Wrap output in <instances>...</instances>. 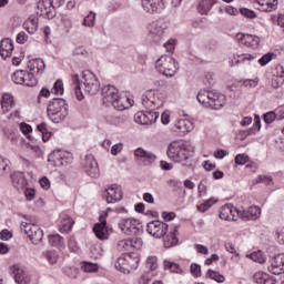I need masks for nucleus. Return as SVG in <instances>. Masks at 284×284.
<instances>
[{
    "label": "nucleus",
    "mask_w": 284,
    "mask_h": 284,
    "mask_svg": "<svg viewBox=\"0 0 284 284\" xmlns=\"http://www.w3.org/2000/svg\"><path fill=\"white\" fill-rule=\"evenodd\" d=\"M194 154V146L183 140L173 141L169 144L168 156L175 163L187 165V159Z\"/></svg>",
    "instance_id": "f257e3e1"
},
{
    "label": "nucleus",
    "mask_w": 284,
    "mask_h": 284,
    "mask_svg": "<svg viewBox=\"0 0 284 284\" xmlns=\"http://www.w3.org/2000/svg\"><path fill=\"white\" fill-rule=\"evenodd\" d=\"M196 99L203 108L209 110H221L225 105V94L216 91L201 90Z\"/></svg>",
    "instance_id": "f03ea898"
},
{
    "label": "nucleus",
    "mask_w": 284,
    "mask_h": 284,
    "mask_svg": "<svg viewBox=\"0 0 284 284\" xmlns=\"http://www.w3.org/2000/svg\"><path fill=\"white\" fill-rule=\"evenodd\" d=\"M47 113L53 123H61L68 116V102L61 98L51 100Z\"/></svg>",
    "instance_id": "7ed1b4c3"
},
{
    "label": "nucleus",
    "mask_w": 284,
    "mask_h": 284,
    "mask_svg": "<svg viewBox=\"0 0 284 284\" xmlns=\"http://www.w3.org/2000/svg\"><path fill=\"white\" fill-rule=\"evenodd\" d=\"M170 30V22L159 19L149 23L148 32L153 43H161L168 37Z\"/></svg>",
    "instance_id": "20e7f679"
},
{
    "label": "nucleus",
    "mask_w": 284,
    "mask_h": 284,
    "mask_svg": "<svg viewBox=\"0 0 284 284\" xmlns=\"http://www.w3.org/2000/svg\"><path fill=\"white\" fill-rule=\"evenodd\" d=\"M155 69L163 77L171 79L179 72V64L172 55L164 54L155 61Z\"/></svg>",
    "instance_id": "39448f33"
},
{
    "label": "nucleus",
    "mask_w": 284,
    "mask_h": 284,
    "mask_svg": "<svg viewBox=\"0 0 284 284\" xmlns=\"http://www.w3.org/2000/svg\"><path fill=\"white\" fill-rule=\"evenodd\" d=\"M141 257L139 253H126L120 257H118L115 262V270L122 272V274H130V272H134L139 267V263Z\"/></svg>",
    "instance_id": "423d86ee"
},
{
    "label": "nucleus",
    "mask_w": 284,
    "mask_h": 284,
    "mask_svg": "<svg viewBox=\"0 0 284 284\" xmlns=\"http://www.w3.org/2000/svg\"><path fill=\"white\" fill-rule=\"evenodd\" d=\"M142 105L144 108H151L152 110H161L165 104V95L156 90H149L142 94Z\"/></svg>",
    "instance_id": "0eeeda50"
},
{
    "label": "nucleus",
    "mask_w": 284,
    "mask_h": 284,
    "mask_svg": "<svg viewBox=\"0 0 284 284\" xmlns=\"http://www.w3.org/2000/svg\"><path fill=\"white\" fill-rule=\"evenodd\" d=\"M82 83L84 88V92L87 94H98L99 90H101V83L99 82V78L91 71H83L82 73Z\"/></svg>",
    "instance_id": "6e6552de"
},
{
    "label": "nucleus",
    "mask_w": 284,
    "mask_h": 284,
    "mask_svg": "<svg viewBox=\"0 0 284 284\" xmlns=\"http://www.w3.org/2000/svg\"><path fill=\"white\" fill-rule=\"evenodd\" d=\"M119 227L121 232L126 234L128 236H136V234H141V223L136 219H122L119 222Z\"/></svg>",
    "instance_id": "1a4fd4ad"
},
{
    "label": "nucleus",
    "mask_w": 284,
    "mask_h": 284,
    "mask_svg": "<svg viewBox=\"0 0 284 284\" xmlns=\"http://www.w3.org/2000/svg\"><path fill=\"white\" fill-rule=\"evenodd\" d=\"M49 163H52L54 168H62V165H69L72 163V155L65 151L55 150L48 156Z\"/></svg>",
    "instance_id": "9d476101"
},
{
    "label": "nucleus",
    "mask_w": 284,
    "mask_h": 284,
    "mask_svg": "<svg viewBox=\"0 0 284 284\" xmlns=\"http://www.w3.org/2000/svg\"><path fill=\"white\" fill-rule=\"evenodd\" d=\"M168 227L166 223L155 220L146 224V232L154 239H163V235L168 234Z\"/></svg>",
    "instance_id": "9b49d317"
},
{
    "label": "nucleus",
    "mask_w": 284,
    "mask_h": 284,
    "mask_svg": "<svg viewBox=\"0 0 284 284\" xmlns=\"http://www.w3.org/2000/svg\"><path fill=\"white\" fill-rule=\"evenodd\" d=\"M143 247V240L141 237L120 240L116 244L119 252H132V250H141Z\"/></svg>",
    "instance_id": "f8f14e48"
},
{
    "label": "nucleus",
    "mask_w": 284,
    "mask_h": 284,
    "mask_svg": "<svg viewBox=\"0 0 284 284\" xmlns=\"http://www.w3.org/2000/svg\"><path fill=\"white\" fill-rule=\"evenodd\" d=\"M141 7L148 14H161L165 10L163 0H141Z\"/></svg>",
    "instance_id": "ddd939ff"
},
{
    "label": "nucleus",
    "mask_w": 284,
    "mask_h": 284,
    "mask_svg": "<svg viewBox=\"0 0 284 284\" xmlns=\"http://www.w3.org/2000/svg\"><path fill=\"white\" fill-rule=\"evenodd\" d=\"M38 12L40 17H44L45 19H54L57 17V11L54 10V6H52V1L42 0L38 2Z\"/></svg>",
    "instance_id": "4468645a"
},
{
    "label": "nucleus",
    "mask_w": 284,
    "mask_h": 284,
    "mask_svg": "<svg viewBox=\"0 0 284 284\" xmlns=\"http://www.w3.org/2000/svg\"><path fill=\"white\" fill-rule=\"evenodd\" d=\"M83 168L88 176H91V179H99V175H100L99 163L94 159V155L85 156Z\"/></svg>",
    "instance_id": "2eb2a0df"
},
{
    "label": "nucleus",
    "mask_w": 284,
    "mask_h": 284,
    "mask_svg": "<svg viewBox=\"0 0 284 284\" xmlns=\"http://www.w3.org/2000/svg\"><path fill=\"white\" fill-rule=\"evenodd\" d=\"M237 216L242 219V221H256V219H261V207L256 205H252L246 210L240 207L237 211Z\"/></svg>",
    "instance_id": "dca6fc26"
},
{
    "label": "nucleus",
    "mask_w": 284,
    "mask_h": 284,
    "mask_svg": "<svg viewBox=\"0 0 284 284\" xmlns=\"http://www.w3.org/2000/svg\"><path fill=\"white\" fill-rule=\"evenodd\" d=\"M104 196L106 203H119V201H123V189L120 185L113 184L105 190Z\"/></svg>",
    "instance_id": "f3484780"
},
{
    "label": "nucleus",
    "mask_w": 284,
    "mask_h": 284,
    "mask_svg": "<svg viewBox=\"0 0 284 284\" xmlns=\"http://www.w3.org/2000/svg\"><path fill=\"white\" fill-rule=\"evenodd\" d=\"M236 39L239 43H242V45H245L246 48H252L253 50L258 48V43H261V38H258V36L248 33H237Z\"/></svg>",
    "instance_id": "a211bd4d"
},
{
    "label": "nucleus",
    "mask_w": 284,
    "mask_h": 284,
    "mask_svg": "<svg viewBox=\"0 0 284 284\" xmlns=\"http://www.w3.org/2000/svg\"><path fill=\"white\" fill-rule=\"evenodd\" d=\"M20 230L24 232L27 243H32V245H37V224L22 222L20 224Z\"/></svg>",
    "instance_id": "6ab92c4d"
},
{
    "label": "nucleus",
    "mask_w": 284,
    "mask_h": 284,
    "mask_svg": "<svg viewBox=\"0 0 284 284\" xmlns=\"http://www.w3.org/2000/svg\"><path fill=\"white\" fill-rule=\"evenodd\" d=\"M271 265L268 266V272L271 274H275L277 276L278 274H283L284 272V254H277L273 256L270 261Z\"/></svg>",
    "instance_id": "aec40b11"
},
{
    "label": "nucleus",
    "mask_w": 284,
    "mask_h": 284,
    "mask_svg": "<svg viewBox=\"0 0 284 284\" xmlns=\"http://www.w3.org/2000/svg\"><path fill=\"white\" fill-rule=\"evenodd\" d=\"M236 214L239 215V209L232 204H225L220 209V219L222 221H236Z\"/></svg>",
    "instance_id": "412c9836"
},
{
    "label": "nucleus",
    "mask_w": 284,
    "mask_h": 284,
    "mask_svg": "<svg viewBox=\"0 0 284 284\" xmlns=\"http://www.w3.org/2000/svg\"><path fill=\"white\" fill-rule=\"evenodd\" d=\"M93 232L97 239H100V241L108 240L110 234L108 233V223L105 222V216L100 215V223H97L93 226Z\"/></svg>",
    "instance_id": "4be33fe9"
},
{
    "label": "nucleus",
    "mask_w": 284,
    "mask_h": 284,
    "mask_svg": "<svg viewBox=\"0 0 284 284\" xmlns=\"http://www.w3.org/2000/svg\"><path fill=\"white\" fill-rule=\"evenodd\" d=\"M11 272L17 284H29L32 281V277L23 268H20L19 264L13 265Z\"/></svg>",
    "instance_id": "5701e85b"
},
{
    "label": "nucleus",
    "mask_w": 284,
    "mask_h": 284,
    "mask_svg": "<svg viewBox=\"0 0 284 284\" xmlns=\"http://www.w3.org/2000/svg\"><path fill=\"white\" fill-rule=\"evenodd\" d=\"M103 103H111V105L119 99V90L113 85H106L102 89Z\"/></svg>",
    "instance_id": "b1692460"
},
{
    "label": "nucleus",
    "mask_w": 284,
    "mask_h": 284,
    "mask_svg": "<svg viewBox=\"0 0 284 284\" xmlns=\"http://www.w3.org/2000/svg\"><path fill=\"white\" fill-rule=\"evenodd\" d=\"M11 183L18 191L26 190L28 186V180H26L23 172H13L11 174Z\"/></svg>",
    "instance_id": "393cba45"
},
{
    "label": "nucleus",
    "mask_w": 284,
    "mask_h": 284,
    "mask_svg": "<svg viewBox=\"0 0 284 284\" xmlns=\"http://www.w3.org/2000/svg\"><path fill=\"white\" fill-rule=\"evenodd\" d=\"M115 110L123 112V110H130L134 105V100L128 97L118 95V99L112 103Z\"/></svg>",
    "instance_id": "a878e982"
},
{
    "label": "nucleus",
    "mask_w": 284,
    "mask_h": 284,
    "mask_svg": "<svg viewBox=\"0 0 284 284\" xmlns=\"http://www.w3.org/2000/svg\"><path fill=\"white\" fill-rule=\"evenodd\" d=\"M260 12H274L278 8V0H255Z\"/></svg>",
    "instance_id": "bb28decb"
},
{
    "label": "nucleus",
    "mask_w": 284,
    "mask_h": 284,
    "mask_svg": "<svg viewBox=\"0 0 284 284\" xmlns=\"http://www.w3.org/2000/svg\"><path fill=\"white\" fill-rule=\"evenodd\" d=\"M12 50H14V47L12 45V40L10 39H3L0 42V57L1 59H10L12 57Z\"/></svg>",
    "instance_id": "cd10ccee"
},
{
    "label": "nucleus",
    "mask_w": 284,
    "mask_h": 284,
    "mask_svg": "<svg viewBox=\"0 0 284 284\" xmlns=\"http://www.w3.org/2000/svg\"><path fill=\"white\" fill-rule=\"evenodd\" d=\"M179 233V229L175 226L173 231H171L169 234H164V247L170 248L174 247V245L179 244V237H176V234Z\"/></svg>",
    "instance_id": "c85d7f7f"
},
{
    "label": "nucleus",
    "mask_w": 284,
    "mask_h": 284,
    "mask_svg": "<svg viewBox=\"0 0 284 284\" xmlns=\"http://www.w3.org/2000/svg\"><path fill=\"white\" fill-rule=\"evenodd\" d=\"M14 108V97L10 93H3L1 99V110L3 114H8Z\"/></svg>",
    "instance_id": "c756f323"
},
{
    "label": "nucleus",
    "mask_w": 284,
    "mask_h": 284,
    "mask_svg": "<svg viewBox=\"0 0 284 284\" xmlns=\"http://www.w3.org/2000/svg\"><path fill=\"white\" fill-rule=\"evenodd\" d=\"M254 281L257 284H276V278L264 272L255 273Z\"/></svg>",
    "instance_id": "7c9ffc66"
},
{
    "label": "nucleus",
    "mask_w": 284,
    "mask_h": 284,
    "mask_svg": "<svg viewBox=\"0 0 284 284\" xmlns=\"http://www.w3.org/2000/svg\"><path fill=\"white\" fill-rule=\"evenodd\" d=\"M176 130L182 132L183 134L187 132H192L194 130V123L187 119L179 120L175 124Z\"/></svg>",
    "instance_id": "2f4dec72"
},
{
    "label": "nucleus",
    "mask_w": 284,
    "mask_h": 284,
    "mask_svg": "<svg viewBox=\"0 0 284 284\" xmlns=\"http://www.w3.org/2000/svg\"><path fill=\"white\" fill-rule=\"evenodd\" d=\"M49 243L52 247H57V250L65 248V239L59 234L49 235Z\"/></svg>",
    "instance_id": "473e14b6"
},
{
    "label": "nucleus",
    "mask_w": 284,
    "mask_h": 284,
    "mask_svg": "<svg viewBox=\"0 0 284 284\" xmlns=\"http://www.w3.org/2000/svg\"><path fill=\"white\" fill-rule=\"evenodd\" d=\"M216 1L219 0H201L197 4V12L200 14H209Z\"/></svg>",
    "instance_id": "72a5a7b5"
},
{
    "label": "nucleus",
    "mask_w": 284,
    "mask_h": 284,
    "mask_svg": "<svg viewBox=\"0 0 284 284\" xmlns=\"http://www.w3.org/2000/svg\"><path fill=\"white\" fill-rule=\"evenodd\" d=\"M71 81H72L78 101H83L85 97H83V92H81V80L79 79V74H73L71 78Z\"/></svg>",
    "instance_id": "f704fd0d"
},
{
    "label": "nucleus",
    "mask_w": 284,
    "mask_h": 284,
    "mask_svg": "<svg viewBox=\"0 0 284 284\" xmlns=\"http://www.w3.org/2000/svg\"><path fill=\"white\" fill-rule=\"evenodd\" d=\"M38 134L41 136L42 141L47 143V141H50V138L52 136V132L48 130V124L42 122L37 126Z\"/></svg>",
    "instance_id": "c9c22d12"
},
{
    "label": "nucleus",
    "mask_w": 284,
    "mask_h": 284,
    "mask_svg": "<svg viewBox=\"0 0 284 284\" xmlns=\"http://www.w3.org/2000/svg\"><path fill=\"white\" fill-rule=\"evenodd\" d=\"M24 30L30 34L37 33V17L30 16L28 20L23 23Z\"/></svg>",
    "instance_id": "e433bc0d"
},
{
    "label": "nucleus",
    "mask_w": 284,
    "mask_h": 284,
    "mask_svg": "<svg viewBox=\"0 0 284 284\" xmlns=\"http://www.w3.org/2000/svg\"><path fill=\"white\" fill-rule=\"evenodd\" d=\"M72 225H74V222L72 221V217L70 216H64L61 222H60V226L59 230L62 233H68L70 232V230H72Z\"/></svg>",
    "instance_id": "4c0bfd02"
},
{
    "label": "nucleus",
    "mask_w": 284,
    "mask_h": 284,
    "mask_svg": "<svg viewBox=\"0 0 284 284\" xmlns=\"http://www.w3.org/2000/svg\"><path fill=\"white\" fill-rule=\"evenodd\" d=\"M206 278H210L211 281H215V283H225V276L223 274H220L217 271L212 270V268L207 270Z\"/></svg>",
    "instance_id": "58836bf2"
},
{
    "label": "nucleus",
    "mask_w": 284,
    "mask_h": 284,
    "mask_svg": "<svg viewBox=\"0 0 284 284\" xmlns=\"http://www.w3.org/2000/svg\"><path fill=\"white\" fill-rule=\"evenodd\" d=\"M135 156L139 159H144L145 161H149V163H152L153 161H156V155L153 153H148L143 149H136L135 150Z\"/></svg>",
    "instance_id": "ea45409f"
},
{
    "label": "nucleus",
    "mask_w": 284,
    "mask_h": 284,
    "mask_svg": "<svg viewBox=\"0 0 284 284\" xmlns=\"http://www.w3.org/2000/svg\"><path fill=\"white\" fill-rule=\"evenodd\" d=\"M164 270H170V272H173L174 274H183V268L178 263H174L172 261L165 260L163 262Z\"/></svg>",
    "instance_id": "a19ab883"
},
{
    "label": "nucleus",
    "mask_w": 284,
    "mask_h": 284,
    "mask_svg": "<svg viewBox=\"0 0 284 284\" xmlns=\"http://www.w3.org/2000/svg\"><path fill=\"white\" fill-rule=\"evenodd\" d=\"M160 114L156 111H145L144 112V125H152V123H156Z\"/></svg>",
    "instance_id": "79ce46f5"
},
{
    "label": "nucleus",
    "mask_w": 284,
    "mask_h": 284,
    "mask_svg": "<svg viewBox=\"0 0 284 284\" xmlns=\"http://www.w3.org/2000/svg\"><path fill=\"white\" fill-rule=\"evenodd\" d=\"M11 79L16 85H23L26 84V71L18 70L12 75Z\"/></svg>",
    "instance_id": "37998d69"
},
{
    "label": "nucleus",
    "mask_w": 284,
    "mask_h": 284,
    "mask_svg": "<svg viewBox=\"0 0 284 284\" xmlns=\"http://www.w3.org/2000/svg\"><path fill=\"white\" fill-rule=\"evenodd\" d=\"M246 256H247V258H251V261H254L255 263L263 264V263H265V261H267V256H265L263 254V251H256Z\"/></svg>",
    "instance_id": "c03bdc74"
},
{
    "label": "nucleus",
    "mask_w": 284,
    "mask_h": 284,
    "mask_svg": "<svg viewBox=\"0 0 284 284\" xmlns=\"http://www.w3.org/2000/svg\"><path fill=\"white\" fill-rule=\"evenodd\" d=\"M95 21H97V13H94L93 11H90L88 16L83 19L82 26H84V28H94L97 23Z\"/></svg>",
    "instance_id": "a18cd8bd"
},
{
    "label": "nucleus",
    "mask_w": 284,
    "mask_h": 284,
    "mask_svg": "<svg viewBox=\"0 0 284 284\" xmlns=\"http://www.w3.org/2000/svg\"><path fill=\"white\" fill-rule=\"evenodd\" d=\"M10 173V160L0 156V176H6Z\"/></svg>",
    "instance_id": "49530a36"
},
{
    "label": "nucleus",
    "mask_w": 284,
    "mask_h": 284,
    "mask_svg": "<svg viewBox=\"0 0 284 284\" xmlns=\"http://www.w3.org/2000/svg\"><path fill=\"white\" fill-rule=\"evenodd\" d=\"M36 74V72L24 73V85H27V88H34V85H37Z\"/></svg>",
    "instance_id": "de8ad7c7"
},
{
    "label": "nucleus",
    "mask_w": 284,
    "mask_h": 284,
    "mask_svg": "<svg viewBox=\"0 0 284 284\" xmlns=\"http://www.w3.org/2000/svg\"><path fill=\"white\" fill-rule=\"evenodd\" d=\"M146 270H150L149 272H154L159 267V258L154 255H151L146 258L145 262Z\"/></svg>",
    "instance_id": "09e8293b"
},
{
    "label": "nucleus",
    "mask_w": 284,
    "mask_h": 284,
    "mask_svg": "<svg viewBox=\"0 0 284 284\" xmlns=\"http://www.w3.org/2000/svg\"><path fill=\"white\" fill-rule=\"evenodd\" d=\"M154 278V273L152 271H146L140 275L138 278V284H150Z\"/></svg>",
    "instance_id": "8fccbe9b"
},
{
    "label": "nucleus",
    "mask_w": 284,
    "mask_h": 284,
    "mask_svg": "<svg viewBox=\"0 0 284 284\" xmlns=\"http://www.w3.org/2000/svg\"><path fill=\"white\" fill-rule=\"evenodd\" d=\"M19 130L29 141H32V135H30V133L32 132V126L30 124L21 122L19 124Z\"/></svg>",
    "instance_id": "3c124183"
},
{
    "label": "nucleus",
    "mask_w": 284,
    "mask_h": 284,
    "mask_svg": "<svg viewBox=\"0 0 284 284\" xmlns=\"http://www.w3.org/2000/svg\"><path fill=\"white\" fill-rule=\"evenodd\" d=\"M45 258L49 261L50 265H55V263H59V253L55 251H49L45 253Z\"/></svg>",
    "instance_id": "603ef678"
},
{
    "label": "nucleus",
    "mask_w": 284,
    "mask_h": 284,
    "mask_svg": "<svg viewBox=\"0 0 284 284\" xmlns=\"http://www.w3.org/2000/svg\"><path fill=\"white\" fill-rule=\"evenodd\" d=\"M64 91L65 89L63 88V80H57L53 84L51 92H53V94H63Z\"/></svg>",
    "instance_id": "864d4df0"
},
{
    "label": "nucleus",
    "mask_w": 284,
    "mask_h": 284,
    "mask_svg": "<svg viewBox=\"0 0 284 284\" xmlns=\"http://www.w3.org/2000/svg\"><path fill=\"white\" fill-rule=\"evenodd\" d=\"M81 267L83 272H89V273L97 272L99 270V265L92 262H84Z\"/></svg>",
    "instance_id": "5fc2aeb1"
},
{
    "label": "nucleus",
    "mask_w": 284,
    "mask_h": 284,
    "mask_svg": "<svg viewBox=\"0 0 284 284\" xmlns=\"http://www.w3.org/2000/svg\"><path fill=\"white\" fill-rule=\"evenodd\" d=\"M190 273L194 276V278H201V266L196 263H192L190 265Z\"/></svg>",
    "instance_id": "6e6d98bb"
},
{
    "label": "nucleus",
    "mask_w": 284,
    "mask_h": 284,
    "mask_svg": "<svg viewBox=\"0 0 284 284\" xmlns=\"http://www.w3.org/2000/svg\"><path fill=\"white\" fill-rule=\"evenodd\" d=\"M264 122L270 125V123H274L276 119H278V114H275L274 111L267 112L263 115Z\"/></svg>",
    "instance_id": "4d7b16f0"
},
{
    "label": "nucleus",
    "mask_w": 284,
    "mask_h": 284,
    "mask_svg": "<svg viewBox=\"0 0 284 284\" xmlns=\"http://www.w3.org/2000/svg\"><path fill=\"white\" fill-rule=\"evenodd\" d=\"M28 33H26L24 31H20L16 37V42L20 45H23V43H28Z\"/></svg>",
    "instance_id": "13d9d810"
},
{
    "label": "nucleus",
    "mask_w": 284,
    "mask_h": 284,
    "mask_svg": "<svg viewBox=\"0 0 284 284\" xmlns=\"http://www.w3.org/2000/svg\"><path fill=\"white\" fill-rule=\"evenodd\" d=\"M250 161V156L245 153L243 154H237L235 156V163L236 165H245V163H247Z\"/></svg>",
    "instance_id": "bf43d9fd"
},
{
    "label": "nucleus",
    "mask_w": 284,
    "mask_h": 284,
    "mask_svg": "<svg viewBox=\"0 0 284 284\" xmlns=\"http://www.w3.org/2000/svg\"><path fill=\"white\" fill-rule=\"evenodd\" d=\"M240 13L242 17H246V19H256V12H254L247 8L240 9Z\"/></svg>",
    "instance_id": "052dcab7"
},
{
    "label": "nucleus",
    "mask_w": 284,
    "mask_h": 284,
    "mask_svg": "<svg viewBox=\"0 0 284 284\" xmlns=\"http://www.w3.org/2000/svg\"><path fill=\"white\" fill-rule=\"evenodd\" d=\"M121 152H123V143L119 142L111 146L112 156H118V154H121Z\"/></svg>",
    "instance_id": "680f3d73"
},
{
    "label": "nucleus",
    "mask_w": 284,
    "mask_h": 284,
    "mask_svg": "<svg viewBox=\"0 0 284 284\" xmlns=\"http://www.w3.org/2000/svg\"><path fill=\"white\" fill-rule=\"evenodd\" d=\"M134 121L140 125H145V111H139L138 113H135Z\"/></svg>",
    "instance_id": "e2e57ef3"
},
{
    "label": "nucleus",
    "mask_w": 284,
    "mask_h": 284,
    "mask_svg": "<svg viewBox=\"0 0 284 284\" xmlns=\"http://www.w3.org/2000/svg\"><path fill=\"white\" fill-rule=\"evenodd\" d=\"M273 77L284 80V67L278 64L272 72Z\"/></svg>",
    "instance_id": "0e129e2a"
},
{
    "label": "nucleus",
    "mask_w": 284,
    "mask_h": 284,
    "mask_svg": "<svg viewBox=\"0 0 284 284\" xmlns=\"http://www.w3.org/2000/svg\"><path fill=\"white\" fill-rule=\"evenodd\" d=\"M63 273L65 274V276H68L69 278H77V268L72 267V266H65L63 268Z\"/></svg>",
    "instance_id": "69168bd1"
},
{
    "label": "nucleus",
    "mask_w": 284,
    "mask_h": 284,
    "mask_svg": "<svg viewBox=\"0 0 284 284\" xmlns=\"http://www.w3.org/2000/svg\"><path fill=\"white\" fill-rule=\"evenodd\" d=\"M215 79H214V73H206L203 83L204 85H214Z\"/></svg>",
    "instance_id": "338daca9"
},
{
    "label": "nucleus",
    "mask_w": 284,
    "mask_h": 284,
    "mask_svg": "<svg viewBox=\"0 0 284 284\" xmlns=\"http://www.w3.org/2000/svg\"><path fill=\"white\" fill-rule=\"evenodd\" d=\"M10 239H12V232H10V230L4 229L0 232L1 241H10Z\"/></svg>",
    "instance_id": "774afa93"
}]
</instances>
